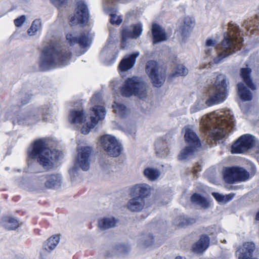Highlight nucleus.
<instances>
[{"instance_id": "obj_1", "label": "nucleus", "mask_w": 259, "mask_h": 259, "mask_svg": "<svg viewBox=\"0 0 259 259\" xmlns=\"http://www.w3.org/2000/svg\"><path fill=\"white\" fill-rule=\"evenodd\" d=\"M229 32L225 33L220 48L217 49V41L208 38L204 47V53L207 56H211L218 51V55L213 58L214 64H219L228 56L240 49L243 41L241 36V31L235 24L230 23L228 25Z\"/></svg>"}, {"instance_id": "obj_2", "label": "nucleus", "mask_w": 259, "mask_h": 259, "mask_svg": "<svg viewBox=\"0 0 259 259\" xmlns=\"http://www.w3.org/2000/svg\"><path fill=\"white\" fill-rule=\"evenodd\" d=\"M200 124L206 135L218 140L225 137L233 129L235 120L231 110H218L202 117Z\"/></svg>"}, {"instance_id": "obj_3", "label": "nucleus", "mask_w": 259, "mask_h": 259, "mask_svg": "<svg viewBox=\"0 0 259 259\" xmlns=\"http://www.w3.org/2000/svg\"><path fill=\"white\" fill-rule=\"evenodd\" d=\"M71 53L58 44L51 42L42 52L39 67L43 71L48 70L67 64Z\"/></svg>"}, {"instance_id": "obj_4", "label": "nucleus", "mask_w": 259, "mask_h": 259, "mask_svg": "<svg viewBox=\"0 0 259 259\" xmlns=\"http://www.w3.org/2000/svg\"><path fill=\"white\" fill-rule=\"evenodd\" d=\"M227 87L226 76L223 74L218 75L208 89V99L205 101L203 100L197 101L191 108V112H196L224 101L227 97Z\"/></svg>"}, {"instance_id": "obj_5", "label": "nucleus", "mask_w": 259, "mask_h": 259, "mask_svg": "<svg viewBox=\"0 0 259 259\" xmlns=\"http://www.w3.org/2000/svg\"><path fill=\"white\" fill-rule=\"evenodd\" d=\"M48 141L46 139L36 140L32 148L28 151L29 159H35L45 169L52 167L54 161L56 157V151L51 150L49 147Z\"/></svg>"}, {"instance_id": "obj_6", "label": "nucleus", "mask_w": 259, "mask_h": 259, "mask_svg": "<svg viewBox=\"0 0 259 259\" xmlns=\"http://www.w3.org/2000/svg\"><path fill=\"white\" fill-rule=\"evenodd\" d=\"M188 145L183 149L178 155L180 160H185L193 155L201 147L200 139L192 127L186 126L182 131Z\"/></svg>"}, {"instance_id": "obj_7", "label": "nucleus", "mask_w": 259, "mask_h": 259, "mask_svg": "<svg viewBox=\"0 0 259 259\" xmlns=\"http://www.w3.org/2000/svg\"><path fill=\"white\" fill-rule=\"evenodd\" d=\"M147 91L146 83L141 77L137 76L128 78L120 90L122 95L124 97H130L134 95L140 99L146 98Z\"/></svg>"}, {"instance_id": "obj_8", "label": "nucleus", "mask_w": 259, "mask_h": 259, "mask_svg": "<svg viewBox=\"0 0 259 259\" xmlns=\"http://www.w3.org/2000/svg\"><path fill=\"white\" fill-rule=\"evenodd\" d=\"M91 102L93 105L92 111L95 116H91L90 121L87 122V126H83L81 128V132L83 134H89L90 129L95 127L99 120L104 119L106 114L104 107L101 105L102 100L99 93H96L93 96L91 99Z\"/></svg>"}, {"instance_id": "obj_9", "label": "nucleus", "mask_w": 259, "mask_h": 259, "mask_svg": "<svg viewBox=\"0 0 259 259\" xmlns=\"http://www.w3.org/2000/svg\"><path fill=\"white\" fill-rule=\"evenodd\" d=\"M91 153L92 149L90 147H84L78 149L77 157L75 161L74 166L69 170L71 177L75 178L77 175L79 168L84 171L89 169Z\"/></svg>"}, {"instance_id": "obj_10", "label": "nucleus", "mask_w": 259, "mask_h": 259, "mask_svg": "<svg viewBox=\"0 0 259 259\" xmlns=\"http://www.w3.org/2000/svg\"><path fill=\"white\" fill-rule=\"evenodd\" d=\"M146 71L154 87L158 88L163 84L166 76L165 71L159 67L156 61H148L146 66Z\"/></svg>"}, {"instance_id": "obj_11", "label": "nucleus", "mask_w": 259, "mask_h": 259, "mask_svg": "<svg viewBox=\"0 0 259 259\" xmlns=\"http://www.w3.org/2000/svg\"><path fill=\"white\" fill-rule=\"evenodd\" d=\"M249 179V174L242 167L226 168L224 171V179L227 183L244 182Z\"/></svg>"}, {"instance_id": "obj_12", "label": "nucleus", "mask_w": 259, "mask_h": 259, "mask_svg": "<svg viewBox=\"0 0 259 259\" xmlns=\"http://www.w3.org/2000/svg\"><path fill=\"white\" fill-rule=\"evenodd\" d=\"M101 146L107 153L113 157L118 156L121 152L120 144L114 137L106 135L101 138Z\"/></svg>"}, {"instance_id": "obj_13", "label": "nucleus", "mask_w": 259, "mask_h": 259, "mask_svg": "<svg viewBox=\"0 0 259 259\" xmlns=\"http://www.w3.org/2000/svg\"><path fill=\"white\" fill-rule=\"evenodd\" d=\"M255 144L254 138L250 135L241 136L232 146V153H243L251 148Z\"/></svg>"}, {"instance_id": "obj_14", "label": "nucleus", "mask_w": 259, "mask_h": 259, "mask_svg": "<svg viewBox=\"0 0 259 259\" xmlns=\"http://www.w3.org/2000/svg\"><path fill=\"white\" fill-rule=\"evenodd\" d=\"M89 19V13L87 5L83 2H79L74 15L70 18V24H83L88 22Z\"/></svg>"}, {"instance_id": "obj_15", "label": "nucleus", "mask_w": 259, "mask_h": 259, "mask_svg": "<svg viewBox=\"0 0 259 259\" xmlns=\"http://www.w3.org/2000/svg\"><path fill=\"white\" fill-rule=\"evenodd\" d=\"M39 184L42 188H55L61 186L62 178L59 174L42 175L38 179Z\"/></svg>"}, {"instance_id": "obj_16", "label": "nucleus", "mask_w": 259, "mask_h": 259, "mask_svg": "<svg viewBox=\"0 0 259 259\" xmlns=\"http://www.w3.org/2000/svg\"><path fill=\"white\" fill-rule=\"evenodd\" d=\"M66 38L70 46L78 44L81 48L89 47L91 43L88 35L85 34H82L79 37H77L74 33H69L66 34Z\"/></svg>"}, {"instance_id": "obj_17", "label": "nucleus", "mask_w": 259, "mask_h": 259, "mask_svg": "<svg viewBox=\"0 0 259 259\" xmlns=\"http://www.w3.org/2000/svg\"><path fill=\"white\" fill-rule=\"evenodd\" d=\"M151 192V187L145 183H141L133 186L130 189V196L140 197L143 199L148 197Z\"/></svg>"}, {"instance_id": "obj_18", "label": "nucleus", "mask_w": 259, "mask_h": 259, "mask_svg": "<svg viewBox=\"0 0 259 259\" xmlns=\"http://www.w3.org/2000/svg\"><path fill=\"white\" fill-rule=\"evenodd\" d=\"M142 26L137 24L123 29L122 31V42H126L127 39L136 38L142 33Z\"/></svg>"}, {"instance_id": "obj_19", "label": "nucleus", "mask_w": 259, "mask_h": 259, "mask_svg": "<svg viewBox=\"0 0 259 259\" xmlns=\"http://www.w3.org/2000/svg\"><path fill=\"white\" fill-rule=\"evenodd\" d=\"M145 205V200L140 197L131 196L126 204L127 208L131 211L138 212L141 211Z\"/></svg>"}, {"instance_id": "obj_20", "label": "nucleus", "mask_w": 259, "mask_h": 259, "mask_svg": "<svg viewBox=\"0 0 259 259\" xmlns=\"http://www.w3.org/2000/svg\"><path fill=\"white\" fill-rule=\"evenodd\" d=\"M139 53L136 52L124 57L119 64V69L121 71H126L132 68L136 62V59L139 56Z\"/></svg>"}, {"instance_id": "obj_21", "label": "nucleus", "mask_w": 259, "mask_h": 259, "mask_svg": "<svg viewBox=\"0 0 259 259\" xmlns=\"http://www.w3.org/2000/svg\"><path fill=\"white\" fill-rule=\"evenodd\" d=\"M251 73V69L248 67L242 68L240 70V75L243 82L248 88L254 91L256 89L257 87L256 85L252 82Z\"/></svg>"}, {"instance_id": "obj_22", "label": "nucleus", "mask_w": 259, "mask_h": 259, "mask_svg": "<svg viewBox=\"0 0 259 259\" xmlns=\"http://www.w3.org/2000/svg\"><path fill=\"white\" fill-rule=\"evenodd\" d=\"M209 238L206 235H202L199 240L192 246L193 251L196 253H201L204 252L209 244Z\"/></svg>"}, {"instance_id": "obj_23", "label": "nucleus", "mask_w": 259, "mask_h": 259, "mask_svg": "<svg viewBox=\"0 0 259 259\" xmlns=\"http://www.w3.org/2000/svg\"><path fill=\"white\" fill-rule=\"evenodd\" d=\"M153 36V43L164 41L166 39V36L164 30L158 25L153 24L152 28Z\"/></svg>"}, {"instance_id": "obj_24", "label": "nucleus", "mask_w": 259, "mask_h": 259, "mask_svg": "<svg viewBox=\"0 0 259 259\" xmlns=\"http://www.w3.org/2000/svg\"><path fill=\"white\" fill-rule=\"evenodd\" d=\"M259 13L256 18L250 20H246L244 21L242 26L247 30L250 31L251 34H255L258 30Z\"/></svg>"}, {"instance_id": "obj_25", "label": "nucleus", "mask_w": 259, "mask_h": 259, "mask_svg": "<svg viewBox=\"0 0 259 259\" xmlns=\"http://www.w3.org/2000/svg\"><path fill=\"white\" fill-rule=\"evenodd\" d=\"M84 114L82 110H72L70 112L69 120L71 123H81L84 121Z\"/></svg>"}, {"instance_id": "obj_26", "label": "nucleus", "mask_w": 259, "mask_h": 259, "mask_svg": "<svg viewBox=\"0 0 259 259\" xmlns=\"http://www.w3.org/2000/svg\"><path fill=\"white\" fill-rule=\"evenodd\" d=\"M155 150L156 155L160 157L166 156L168 153L167 144L162 139H158L155 142Z\"/></svg>"}, {"instance_id": "obj_27", "label": "nucleus", "mask_w": 259, "mask_h": 259, "mask_svg": "<svg viewBox=\"0 0 259 259\" xmlns=\"http://www.w3.org/2000/svg\"><path fill=\"white\" fill-rule=\"evenodd\" d=\"M238 94L243 101H249L252 99V93L245 86L244 83L240 82L237 84Z\"/></svg>"}, {"instance_id": "obj_28", "label": "nucleus", "mask_w": 259, "mask_h": 259, "mask_svg": "<svg viewBox=\"0 0 259 259\" xmlns=\"http://www.w3.org/2000/svg\"><path fill=\"white\" fill-rule=\"evenodd\" d=\"M60 240V237L58 235H54L50 237L44 244V249L48 252L53 250Z\"/></svg>"}, {"instance_id": "obj_29", "label": "nucleus", "mask_w": 259, "mask_h": 259, "mask_svg": "<svg viewBox=\"0 0 259 259\" xmlns=\"http://www.w3.org/2000/svg\"><path fill=\"white\" fill-rule=\"evenodd\" d=\"M117 221L114 218H104L98 221V226L102 230L114 227Z\"/></svg>"}, {"instance_id": "obj_30", "label": "nucleus", "mask_w": 259, "mask_h": 259, "mask_svg": "<svg viewBox=\"0 0 259 259\" xmlns=\"http://www.w3.org/2000/svg\"><path fill=\"white\" fill-rule=\"evenodd\" d=\"M160 171L155 168L148 167L144 170V175L149 180L153 181L160 176Z\"/></svg>"}, {"instance_id": "obj_31", "label": "nucleus", "mask_w": 259, "mask_h": 259, "mask_svg": "<svg viewBox=\"0 0 259 259\" xmlns=\"http://www.w3.org/2000/svg\"><path fill=\"white\" fill-rule=\"evenodd\" d=\"M191 201L197 204L200 205L203 208H208L210 206V204L204 197L201 195L195 193L191 197Z\"/></svg>"}, {"instance_id": "obj_32", "label": "nucleus", "mask_w": 259, "mask_h": 259, "mask_svg": "<svg viewBox=\"0 0 259 259\" xmlns=\"http://www.w3.org/2000/svg\"><path fill=\"white\" fill-rule=\"evenodd\" d=\"M195 222L196 220L194 218L187 217H179L175 220V223L180 227H184L187 225L193 224Z\"/></svg>"}, {"instance_id": "obj_33", "label": "nucleus", "mask_w": 259, "mask_h": 259, "mask_svg": "<svg viewBox=\"0 0 259 259\" xmlns=\"http://www.w3.org/2000/svg\"><path fill=\"white\" fill-rule=\"evenodd\" d=\"M105 12L111 16L110 22L112 24L119 25L122 22V19L120 16H117L116 10L114 8H109L105 9Z\"/></svg>"}, {"instance_id": "obj_34", "label": "nucleus", "mask_w": 259, "mask_h": 259, "mask_svg": "<svg viewBox=\"0 0 259 259\" xmlns=\"http://www.w3.org/2000/svg\"><path fill=\"white\" fill-rule=\"evenodd\" d=\"M4 226L7 230H15L19 226L18 221L14 218L7 217L4 218Z\"/></svg>"}, {"instance_id": "obj_35", "label": "nucleus", "mask_w": 259, "mask_h": 259, "mask_svg": "<svg viewBox=\"0 0 259 259\" xmlns=\"http://www.w3.org/2000/svg\"><path fill=\"white\" fill-rule=\"evenodd\" d=\"M112 106L115 113L121 117H124L128 112L127 108L122 104L115 102Z\"/></svg>"}, {"instance_id": "obj_36", "label": "nucleus", "mask_w": 259, "mask_h": 259, "mask_svg": "<svg viewBox=\"0 0 259 259\" xmlns=\"http://www.w3.org/2000/svg\"><path fill=\"white\" fill-rule=\"evenodd\" d=\"M193 24V21L190 17H186L184 20V26L182 27V35L186 36L191 31V26Z\"/></svg>"}, {"instance_id": "obj_37", "label": "nucleus", "mask_w": 259, "mask_h": 259, "mask_svg": "<svg viewBox=\"0 0 259 259\" xmlns=\"http://www.w3.org/2000/svg\"><path fill=\"white\" fill-rule=\"evenodd\" d=\"M188 73V69L183 65H179L175 69L174 73L170 75V77L172 78L178 76H185Z\"/></svg>"}, {"instance_id": "obj_38", "label": "nucleus", "mask_w": 259, "mask_h": 259, "mask_svg": "<svg viewBox=\"0 0 259 259\" xmlns=\"http://www.w3.org/2000/svg\"><path fill=\"white\" fill-rule=\"evenodd\" d=\"M41 22L40 20H35L30 28L28 29L27 32L29 35H33L35 34L37 31L40 28Z\"/></svg>"}, {"instance_id": "obj_39", "label": "nucleus", "mask_w": 259, "mask_h": 259, "mask_svg": "<svg viewBox=\"0 0 259 259\" xmlns=\"http://www.w3.org/2000/svg\"><path fill=\"white\" fill-rule=\"evenodd\" d=\"M140 242L143 247L151 245L154 242V237L150 234L144 235L141 239Z\"/></svg>"}, {"instance_id": "obj_40", "label": "nucleus", "mask_w": 259, "mask_h": 259, "mask_svg": "<svg viewBox=\"0 0 259 259\" xmlns=\"http://www.w3.org/2000/svg\"><path fill=\"white\" fill-rule=\"evenodd\" d=\"M40 112L41 114L42 119L44 121H48V116H49L51 112V110L48 107V106H45L41 107L39 109Z\"/></svg>"}, {"instance_id": "obj_41", "label": "nucleus", "mask_w": 259, "mask_h": 259, "mask_svg": "<svg viewBox=\"0 0 259 259\" xmlns=\"http://www.w3.org/2000/svg\"><path fill=\"white\" fill-rule=\"evenodd\" d=\"M114 249L116 251V253H125L130 250V247L127 245H119L115 247Z\"/></svg>"}, {"instance_id": "obj_42", "label": "nucleus", "mask_w": 259, "mask_h": 259, "mask_svg": "<svg viewBox=\"0 0 259 259\" xmlns=\"http://www.w3.org/2000/svg\"><path fill=\"white\" fill-rule=\"evenodd\" d=\"M25 21V16L22 15L14 20L15 24L17 27L21 26Z\"/></svg>"}, {"instance_id": "obj_43", "label": "nucleus", "mask_w": 259, "mask_h": 259, "mask_svg": "<svg viewBox=\"0 0 259 259\" xmlns=\"http://www.w3.org/2000/svg\"><path fill=\"white\" fill-rule=\"evenodd\" d=\"M212 195L216 199L217 201L220 202H224V196L218 193L213 192L212 193Z\"/></svg>"}, {"instance_id": "obj_44", "label": "nucleus", "mask_w": 259, "mask_h": 259, "mask_svg": "<svg viewBox=\"0 0 259 259\" xmlns=\"http://www.w3.org/2000/svg\"><path fill=\"white\" fill-rule=\"evenodd\" d=\"M52 2L56 6H59L61 5L65 4L67 0H51Z\"/></svg>"}, {"instance_id": "obj_45", "label": "nucleus", "mask_w": 259, "mask_h": 259, "mask_svg": "<svg viewBox=\"0 0 259 259\" xmlns=\"http://www.w3.org/2000/svg\"><path fill=\"white\" fill-rule=\"evenodd\" d=\"M234 194H229L228 195H224V202L226 203L230 200H231L234 197Z\"/></svg>"}, {"instance_id": "obj_46", "label": "nucleus", "mask_w": 259, "mask_h": 259, "mask_svg": "<svg viewBox=\"0 0 259 259\" xmlns=\"http://www.w3.org/2000/svg\"><path fill=\"white\" fill-rule=\"evenodd\" d=\"M21 96L22 97L23 94H22ZM24 96H25V100H22L21 102L22 104H25L27 103L30 99V96L29 95L24 94Z\"/></svg>"}, {"instance_id": "obj_47", "label": "nucleus", "mask_w": 259, "mask_h": 259, "mask_svg": "<svg viewBox=\"0 0 259 259\" xmlns=\"http://www.w3.org/2000/svg\"><path fill=\"white\" fill-rule=\"evenodd\" d=\"M25 120V119H24V118L23 117H20V119H17V122L18 124H22V123H29V122H23V121H24V120Z\"/></svg>"}, {"instance_id": "obj_48", "label": "nucleus", "mask_w": 259, "mask_h": 259, "mask_svg": "<svg viewBox=\"0 0 259 259\" xmlns=\"http://www.w3.org/2000/svg\"><path fill=\"white\" fill-rule=\"evenodd\" d=\"M175 259H186L185 257H182V256H177Z\"/></svg>"}, {"instance_id": "obj_49", "label": "nucleus", "mask_w": 259, "mask_h": 259, "mask_svg": "<svg viewBox=\"0 0 259 259\" xmlns=\"http://www.w3.org/2000/svg\"><path fill=\"white\" fill-rule=\"evenodd\" d=\"M256 220L259 221V211L257 212V213L256 215Z\"/></svg>"}, {"instance_id": "obj_50", "label": "nucleus", "mask_w": 259, "mask_h": 259, "mask_svg": "<svg viewBox=\"0 0 259 259\" xmlns=\"http://www.w3.org/2000/svg\"><path fill=\"white\" fill-rule=\"evenodd\" d=\"M114 60H115V58L112 59V61L110 63H112L114 61Z\"/></svg>"}, {"instance_id": "obj_51", "label": "nucleus", "mask_w": 259, "mask_h": 259, "mask_svg": "<svg viewBox=\"0 0 259 259\" xmlns=\"http://www.w3.org/2000/svg\"><path fill=\"white\" fill-rule=\"evenodd\" d=\"M13 122L14 124L16 123V121L15 119L13 120Z\"/></svg>"}, {"instance_id": "obj_52", "label": "nucleus", "mask_w": 259, "mask_h": 259, "mask_svg": "<svg viewBox=\"0 0 259 259\" xmlns=\"http://www.w3.org/2000/svg\"><path fill=\"white\" fill-rule=\"evenodd\" d=\"M226 242V240H223V242H224V243H225Z\"/></svg>"}, {"instance_id": "obj_53", "label": "nucleus", "mask_w": 259, "mask_h": 259, "mask_svg": "<svg viewBox=\"0 0 259 259\" xmlns=\"http://www.w3.org/2000/svg\"><path fill=\"white\" fill-rule=\"evenodd\" d=\"M105 50H106V49H105V48H104V49H103V51H105Z\"/></svg>"}, {"instance_id": "obj_54", "label": "nucleus", "mask_w": 259, "mask_h": 259, "mask_svg": "<svg viewBox=\"0 0 259 259\" xmlns=\"http://www.w3.org/2000/svg\"><path fill=\"white\" fill-rule=\"evenodd\" d=\"M29 119L33 120V119L32 118H30Z\"/></svg>"}]
</instances>
